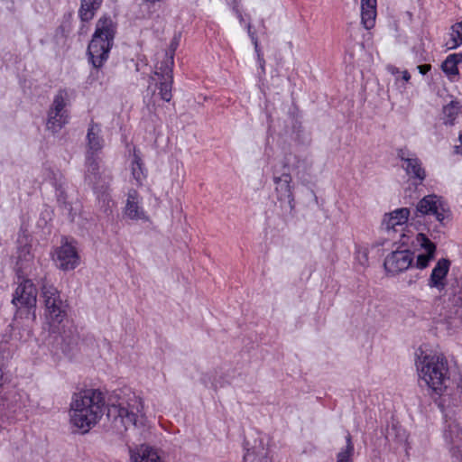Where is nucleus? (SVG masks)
Masks as SVG:
<instances>
[{"label":"nucleus","instance_id":"obj_8","mask_svg":"<svg viewBox=\"0 0 462 462\" xmlns=\"http://www.w3.org/2000/svg\"><path fill=\"white\" fill-rule=\"evenodd\" d=\"M410 210L407 208H402L385 214L382 226L393 240L399 237V242L402 245H408L411 236L405 233L406 223L409 219Z\"/></svg>","mask_w":462,"mask_h":462},{"label":"nucleus","instance_id":"obj_23","mask_svg":"<svg viewBox=\"0 0 462 462\" xmlns=\"http://www.w3.org/2000/svg\"><path fill=\"white\" fill-rule=\"evenodd\" d=\"M376 0H361V23L366 30L372 29L375 24Z\"/></svg>","mask_w":462,"mask_h":462},{"label":"nucleus","instance_id":"obj_35","mask_svg":"<svg viewBox=\"0 0 462 462\" xmlns=\"http://www.w3.org/2000/svg\"><path fill=\"white\" fill-rule=\"evenodd\" d=\"M247 33L252 41V43L254 44V51L255 52H259V43H258V39L255 35V32L252 31V25L251 23H249L247 24Z\"/></svg>","mask_w":462,"mask_h":462},{"label":"nucleus","instance_id":"obj_43","mask_svg":"<svg viewBox=\"0 0 462 462\" xmlns=\"http://www.w3.org/2000/svg\"><path fill=\"white\" fill-rule=\"evenodd\" d=\"M389 71L393 74V75H395V74H399L400 73V70L398 68L396 67H389Z\"/></svg>","mask_w":462,"mask_h":462},{"label":"nucleus","instance_id":"obj_24","mask_svg":"<svg viewBox=\"0 0 462 462\" xmlns=\"http://www.w3.org/2000/svg\"><path fill=\"white\" fill-rule=\"evenodd\" d=\"M441 411H451V406H462V376L459 377L456 390L450 394H443L439 403Z\"/></svg>","mask_w":462,"mask_h":462},{"label":"nucleus","instance_id":"obj_34","mask_svg":"<svg viewBox=\"0 0 462 462\" xmlns=\"http://www.w3.org/2000/svg\"><path fill=\"white\" fill-rule=\"evenodd\" d=\"M179 42L180 37L175 35L170 43L169 49L165 51L166 54L174 57L175 51L179 46Z\"/></svg>","mask_w":462,"mask_h":462},{"label":"nucleus","instance_id":"obj_7","mask_svg":"<svg viewBox=\"0 0 462 462\" xmlns=\"http://www.w3.org/2000/svg\"><path fill=\"white\" fill-rule=\"evenodd\" d=\"M71 94L72 91L60 88L53 97L48 110L46 122L47 129L53 134L58 133L69 123V115L66 107L69 104Z\"/></svg>","mask_w":462,"mask_h":462},{"label":"nucleus","instance_id":"obj_38","mask_svg":"<svg viewBox=\"0 0 462 462\" xmlns=\"http://www.w3.org/2000/svg\"><path fill=\"white\" fill-rule=\"evenodd\" d=\"M233 11L236 14L240 23H243L245 19H244V16L242 14L241 11L239 10L238 6H233Z\"/></svg>","mask_w":462,"mask_h":462},{"label":"nucleus","instance_id":"obj_39","mask_svg":"<svg viewBox=\"0 0 462 462\" xmlns=\"http://www.w3.org/2000/svg\"><path fill=\"white\" fill-rule=\"evenodd\" d=\"M452 60L457 61V65L462 62V52L449 54Z\"/></svg>","mask_w":462,"mask_h":462},{"label":"nucleus","instance_id":"obj_42","mask_svg":"<svg viewBox=\"0 0 462 462\" xmlns=\"http://www.w3.org/2000/svg\"><path fill=\"white\" fill-rule=\"evenodd\" d=\"M402 80H404L405 82H408L411 79V75L409 73L408 70H403L402 71Z\"/></svg>","mask_w":462,"mask_h":462},{"label":"nucleus","instance_id":"obj_22","mask_svg":"<svg viewBox=\"0 0 462 462\" xmlns=\"http://www.w3.org/2000/svg\"><path fill=\"white\" fill-rule=\"evenodd\" d=\"M46 179L49 180L51 185L55 188L57 200L60 205L68 208L67 195L64 189L63 176L59 171H54L51 169H46Z\"/></svg>","mask_w":462,"mask_h":462},{"label":"nucleus","instance_id":"obj_27","mask_svg":"<svg viewBox=\"0 0 462 462\" xmlns=\"http://www.w3.org/2000/svg\"><path fill=\"white\" fill-rule=\"evenodd\" d=\"M131 171L137 185H142L143 181L146 179V170L143 167L142 159L135 149L134 150L133 160L131 162Z\"/></svg>","mask_w":462,"mask_h":462},{"label":"nucleus","instance_id":"obj_18","mask_svg":"<svg viewBox=\"0 0 462 462\" xmlns=\"http://www.w3.org/2000/svg\"><path fill=\"white\" fill-rule=\"evenodd\" d=\"M142 199L137 190L131 189L127 192L125 215L133 220L146 219L145 212L141 206Z\"/></svg>","mask_w":462,"mask_h":462},{"label":"nucleus","instance_id":"obj_20","mask_svg":"<svg viewBox=\"0 0 462 462\" xmlns=\"http://www.w3.org/2000/svg\"><path fill=\"white\" fill-rule=\"evenodd\" d=\"M102 129L99 124L91 122L87 133V152L86 155L96 154L103 149L104 139L102 137Z\"/></svg>","mask_w":462,"mask_h":462},{"label":"nucleus","instance_id":"obj_2","mask_svg":"<svg viewBox=\"0 0 462 462\" xmlns=\"http://www.w3.org/2000/svg\"><path fill=\"white\" fill-rule=\"evenodd\" d=\"M105 410V396L99 389L81 390L72 396L69 411L70 422L86 433L100 420Z\"/></svg>","mask_w":462,"mask_h":462},{"label":"nucleus","instance_id":"obj_5","mask_svg":"<svg viewBox=\"0 0 462 462\" xmlns=\"http://www.w3.org/2000/svg\"><path fill=\"white\" fill-rule=\"evenodd\" d=\"M116 29V23L109 15L104 14L97 21L95 32L88 47L89 60L95 68L102 67L108 59Z\"/></svg>","mask_w":462,"mask_h":462},{"label":"nucleus","instance_id":"obj_16","mask_svg":"<svg viewBox=\"0 0 462 462\" xmlns=\"http://www.w3.org/2000/svg\"><path fill=\"white\" fill-rule=\"evenodd\" d=\"M416 241L424 250V253L417 255L416 261H413L412 266L423 270L429 266L430 261L434 258L436 245L422 233L416 234Z\"/></svg>","mask_w":462,"mask_h":462},{"label":"nucleus","instance_id":"obj_1","mask_svg":"<svg viewBox=\"0 0 462 462\" xmlns=\"http://www.w3.org/2000/svg\"><path fill=\"white\" fill-rule=\"evenodd\" d=\"M45 312L44 317L51 333H58L62 341V351L69 352L79 342L77 328L66 320L67 305L60 299V291L50 283L42 287Z\"/></svg>","mask_w":462,"mask_h":462},{"label":"nucleus","instance_id":"obj_30","mask_svg":"<svg viewBox=\"0 0 462 462\" xmlns=\"http://www.w3.org/2000/svg\"><path fill=\"white\" fill-rule=\"evenodd\" d=\"M462 45V22L456 23L450 28L448 39L445 46L448 50H455Z\"/></svg>","mask_w":462,"mask_h":462},{"label":"nucleus","instance_id":"obj_9","mask_svg":"<svg viewBox=\"0 0 462 462\" xmlns=\"http://www.w3.org/2000/svg\"><path fill=\"white\" fill-rule=\"evenodd\" d=\"M445 425L443 439L451 456L462 462V429L455 419L452 411H442Z\"/></svg>","mask_w":462,"mask_h":462},{"label":"nucleus","instance_id":"obj_13","mask_svg":"<svg viewBox=\"0 0 462 462\" xmlns=\"http://www.w3.org/2000/svg\"><path fill=\"white\" fill-rule=\"evenodd\" d=\"M397 155L402 162V167L406 174L412 179L416 184H421L426 179V171L418 156L408 149H400Z\"/></svg>","mask_w":462,"mask_h":462},{"label":"nucleus","instance_id":"obj_45","mask_svg":"<svg viewBox=\"0 0 462 462\" xmlns=\"http://www.w3.org/2000/svg\"><path fill=\"white\" fill-rule=\"evenodd\" d=\"M145 1L150 3V4H155V3L164 2L165 0H145Z\"/></svg>","mask_w":462,"mask_h":462},{"label":"nucleus","instance_id":"obj_10","mask_svg":"<svg viewBox=\"0 0 462 462\" xmlns=\"http://www.w3.org/2000/svg\"><path fill=\"white\" fill-rule=\"evenodd\" d=\"M416 211L420 216L434 217L441 225L444 224L445 219L450 217L447 202L441 197L434 194L422 198L417 204Z\"/></svg>","mask_w":462,"mask_h":462},{"label":"nucleus","instance_id":"obj_37","mask_svg":"<svg viewBox=\"0 0 462 462\" xmlns=\"http://www.w3.org/2000/svg\"><path fill=\"white\" fill-rule=\"evenodd\" d=\"M417 69L419 70V72L420 74L425 75L431 69V65H430V64L419 65L417 67Z\"/></svg>","mask_w":462,"mask_h":462},{"label":"nucleus","instance_id":"obj_17","mask_svg":"<svg viewBox=\"0 0 462 462\" xmlns=\"http://www.w3.org/2000/svg\"><path fill=\"white\" fill-rule=\"evenodd\" d=\"M450 267V261L446 258L439 259L431 271L428 286L441 291L446 287V279Z\"/></svg>","mask_w":462,"mask_h":462},{"label":"nucleus","instance_id":"obj_21","mask_svg":"<svg viewBox=\"0 0 462 462\" xmlns=\"http://www.w3.org/2000/svg\"><path fill=\"white\" fill-rule=\"evenodd\" d=\"M244 462H271L268 457V448L264 446L263 439L259 438L254 440L252 448H246L244 455Z\"/></svg>","mask_w":462,"mask_h":462},{"label":"nucleus","instance_id":"obj_6","mask_svg":"<svg viewBox=\"0 0 462 462\" xmlns=\"http://www.w3.org/2000/svg\"><path fill=\"white\" fill-rule=\"evenodd\" d=\"M85 167V182L93 189L104 211H111L110 204L114 205L108 192L112 180L111 171L106 168L101 169L98 155L91 153L86 155Z\"/></svg>","mask_w":462,"mask_h":462},{"label":"nucleus","instance_id":"obj_44","mask_svg":"<svg viewBox=\"0 0 462 462\" xmlns=\"http://www.w3.org/2000/svg\"><path fill=\"white\" fill-rule=\"evenodd\" d=\"M227 4L233 6H238V0H226Z\"/></svg>","mask_w":462,"mask_h":462},{"label":"nucleus","instance_id":"obj_32","mask_svg":"<svg viewBox=\"0 0 462 462\" xmlns=\"http://www.w3.org/2000/svg\"><path fill=\"white\" fill-rule=\"evenodd\" d=\"M346 448L338 452L337 456V462H353L352 456L354 454V445L349 434L346 436Z\"/></svg>","mask_w":462,"mask_h":462},{"label":"nucleus","instance_id":"obj_29","mask_svg":"<svg viewBox=\"0 0 462 462\" xmlns=\"http://www.w3.org/2000/svg\"><path fill=\"white\" fill-rule=\"evenodd\" d=\"M152 80L159 81V95L163 101L169 102L172 97L171 89L173 76L152 77Z\"/></svg>","mask_w":462,"mask_h":462},{"label":"nucleus","instance_id":"obj_40","mask_svg":"<svg viewBox=\"0 0 462 462\" xmlns=\"http://www.w3.org/2000/svg\"><path fill=\"white\" fill-rule=\"evenodd\" d=\"M458 140L460 142V145L455 146V153L462 155V134H459Z\"/></svg>","mask_w":462,"mask_h":462},{"label":"nucleus","instance_id":"obj_28","mask_svg":"<svg viewBox=\"0 0 462 462\" xmlns=\"http://www.w3.org/2000/svg\"><path fill=\"white\" fill-rule=\"evenodd\" d=\"M174 66V57L162 53V58L155 65V71L153 77L173 76L172 69Z\"/></svg>","mask_w":462,"mask_h":462},{"label":"nucleus","instance_id":"obj_12","mask_svg":"<svg viewBox=\"0 0 462 462\" xmlns=\"http://www.w3.org/2000/svg\"><path fill=\"white\" fill-rule=\"evenodd\" d=\"M273 180L277 199L281 202H288L291 209L294 208V185L292 177L287 171L280 172L277 169L273 171Z\"/></svg>","mask_w":462,"mask_h":462},{"label":"nucleus","instance_id":"obj_14","mask_svg":"<svg viewBox=\"0 0 462 462\" xmlns=\"http://www.w3.org/2000/svg\"><path fill=\"white\" fill-rule=\"evenodd\" d=\"M53 261L62 271H71L79 265L80 258L74 242L65 241L55 251Z\"/></svg>","mask_w":462,"mask_h":462},{"label":"nucleus","instance_id":"obj_36","mask_svg":"<svg viewBox=\"0 0 462 462\" xmlns=\"http://www.w3.org/2000/svg\"><path fill=\"white\" fill-rule=\"evenodd\" d=\"M256 55H257V62L260 66V68L262 69L263 71H264V59L263 57V54H262V51H261V49L259 48V52H255Z\"/></svg>","mask_w":462,"mask_h":462},{"label":"nucleus","instance_id":"obj_26","mask_svg":"<svg viewBox=\"0 0 462 462\" xmlns=\"http://www.w3.org/2000/svg\"><path fill=\"white\" fill-rule=\"evenodd\" d=\"M134 462H162L157 452L151 447L142 445L133 455Z\"/></svg>","mask_w":462,"mask_h":462},{"label":"nucleus","instance_id":"obj_41","mask_svg":"<svg viewBox=\"0 0 462 462\" xmlns=\"http://www.w3.org/2000/svg\"><path fill=\"white\" fill-rule=\"evenodd\" d=\"M3 365H4V364H3V358H2V357H0V387H1V386L3 385V383H4V374H5V373H4Z\"/></svg>","mask_w":462,"mask_h":462},{"label":"nucleus","instance_id":"obj_19","mask_svg":"<svg viewBox=\"0 0 462 462\" xmlns=\"http://www.w3.org/2000/svg\"><path fill=\"white\" fill-rule=\"evenodd\" d=\"M19 246L17 250V262H16V272L19 278L23 275H27L29 270H31L33 264L34 254L32 251V246L26 242L23 244V241H19Z\"/></svg>","mask_w":462,"mask_h":462},{"label":"nucleus","instance_id":"obj_3","mask_svg":"<svg viewBox=\"0 0 462 462\" xmlns=\"http://www.w3.org/2000/svg\"><path fill=\"white\" fill-rule=\"evenodd\" d=\"M415 366L420 383H424L432 393L442 397L449 382L447 358L442 354L419 348L415 353Z\"/></svg>","mask_w":462,"mask_h":462},{"label":"nucleus","instance_id":"obj_31","mask_svg":"<svg viewBox=\"0 0 462 462\" xmlns=\"http://www.w3.org/2000/svg\"><path fill=\"white\" fill-rule=\"evenodd\" d=\"M461 111V105L457 100H451L442 108L443 119L446 125H453Z\"/></svg>","mask_w":462,"mask_h":462},{"label":"nucleus","instance_id":"obj_4","mask_svg":"<svg viewBox=\"0 0 462 462\" xmlns=\"http://www.w3.org/2000/svg\"><path fill=\"white\" fill-rule=\"evenodd\" d=\"M143 400L130 390L115 392L106 405L107 416L113 418L116 425L120 423L124 430L143 423Z\"/></svg>","mask_w":462,"mask_h":462},{"label":"nucleus","instance_id":"obj_33","mask_svg":"<svg viewBox=\"0 0 462 462\" xmlns=\"http://www.w3.org/2000/svg\"><path fill=\"white\" fill-rule=\"evenodd\" d=\"M441 69H442L443 72L450 79H453L454 77H457L459 74L458 68H457V61L452 60V59L449 55L442 62Z\"/></svg>","mask_w":462,"mask_h":462},{"label":"nucleus","instance_id":"obj_15","mask_svg":"<svg viewBox=\"0 0 462 462\" xmlns=\"http://www.w3.org/2000/svg\"><path fill=\"white\" fill-rule=\"evenodd\" d=\"M36 289L31 280L25 279L20 282L15 290L12 302L17 308L25 307L30 311L35 308Z\"/></svg>","mask_w":462,"mask_h":462},{"label":"nucleus","instance_id":"obj_11","mask_svg":"<svg viewBox=\"0 0 462 462\" xmlns=\"http://www.w3.org/2000/svg\"><path fill=\"white\" fill-rule=\"evenodd\" d=\"M414 254L409 250H396L389 254L383 262L388 275L394 276L412 267Z\"/></svg>","mask_w":462,"mask_h":462},{"label":"nucleus","instance_id":"obj_25","mask_svg":"<svg viewBox=\"0 0 462 462\" xmlns=\"http://www.w3.org/2000/svg\"><path fill=\"white\" fill-rule=\"evenodd\" d=\"M103 0H81L79 9V16L82 22H89L93 19L97 11L100 8Z\"/></svg>","mask_w":462,"mask_h":462}]
</instances>
